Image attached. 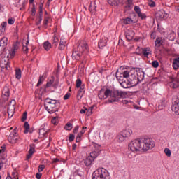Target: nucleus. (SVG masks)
Returning <instances> with one entry per match:
<instances>
[{"label": "nucleus", "instance_id": "obj_25", "mask_svg": "<svg viewBox=\"0 0 179 179\" xmlns=\"http://www.w3.org/2000/svg\"><path fill=\"white\" fill-rule=\"evenodd\" d=\"M98 45H99V48H103V47H106V45H107V38H101L99 43H98Z\"/></svg>", "mask_w": 179, "mask_h": 179}, {"label": "nucleus", "instance_id": "obj_36", "mask_svg": "<svg viewBox=\"0 0 179 179\" xmlns=\"http://www.w3.org/2000/svg\"><path fill=\"white\" fill-rule=\"evenodd\" d=\"M170 86L172 89H178V87H179V83L178 81H173L170 83Z\"/></svg>", "mask_w": 179, "mask_h": 179}, {"label": "nucleus", "instance_id": "obj_47", "mask_svg": "<svg viewBox=\"0 0 179 179\" xmlns=\"http://www.w3.org/2000/svg\"><path fill=\"white\" fill-rule=\"evenodd\" d=\"M85 86L84 85H82L81 87H80V90L78 91V94H80V93H83L82 94V96H83V93H85Z\"/></svg>", "mask_w": 179, "mask_h": 179}, {"label": "nucleus", "instance_id": "obj_29", "mask_svg": "<svg viewBox=\"0 0 179 179\" xmlns=\"http://www.w3.org/2000/svg\"><path fill=\"white\" fill-rule=\"evenodd\" d=\"M99 155H100V151H99V150L92 151L90 153V157H91L92 159H93V160H94V159H96V157H97V156H99Z\"/></svg>", "mask_w": 179, "mask_h": 179}, {"label": "nucleus", "instance_id": "obj_10", "mask_svg": "<svg viewBox=\"0 0 179 179\" xmlns=\"http://www.w3.org/2000/svg\"><path fill=\"white\" fill-rule=\"evenodd\" d=\"M143 79H145V72L141 71V69H139L136 74L134 73V80H136V83H132L133 86H136V85L142 82Z\"/></svg>", "mask_w": 179, "mask_h": 179}, {"label": "nucleus", "instance_id": "obj_53", "mask_svg": "<svg viewBox=\"0 0 179 179\" xmlns=\"http://www.w3.org/2000/svg\"><path fill=\"white\" fill-rule=\"evenodd\" d=\"M87 114L88 115H91V114H93V106L89 108V109L87 110Z\"/></svg>", "mask_w": 179, "mask_h": 179}, {"label": "nucleus", "instance_id": "obj_16", "mask_svg": "<svg viewBox=\"0 0 179 179\" xmlns=\"http://www.w3.org/2000/svg\"><path fill=\"white\" fill-rule=\"evenodd\" d=\"M134 9L136 13H137L138 17H141V20H145V19H146V14L142 13V11H141V8L139 6H134Z\"/></svg>", "mask_w": 179, "mask_h": 179}, {"label": "nucleus", "instance_id": "obj_50", "mask_svg": "<svg viewBox=\"0 0 179 179\" xmlns=\"http://www.w3.org/2000/svg\"><path fill=\"white\" fill-rule=\"evenodd\" d=\"M44 169H45V165L41 164V165H39L38 170L39 173H41V171H43V170H44Z\"/></svg>", "mask_w": 179, "mask_h": 179}, {"label": "nucleus", "instance_id": "obj_64", "mask_svg": "<svg viewBox=\"0 0 179 179\" xmlns=\"http://www.w3.org/2000/svg\"><path fill=\"white\" fill-rule=\"evenodd\" d=\"M59 162V159L57 158H55L52 159V163H58Z\"/></svg>", "mask_w": 179, "mask_h": 179}, {"label": "nucleus", "instance_id": "obj_28", "mask_svg": "<svg viewBox=\"0 0 179 179\" xmlns=\"http://www.w3.org/2000/svg\"><path fill=\"white\" fill-rule=\"evenodd\" d=\"M43 48L45 51H50L51 50V43L45 41L43 43Z\"/></svg>", "mask_w": 179, "mask_h": 179}, {"label": "nucleus", "instance_id": "obj_49", "mask_svg": "<svg viewBox=\"0 0 179 179\" xmlns=\"http://www.w3.org/2000/svg\"><path fill=\"white\" fill-rule=\"evenodd\" d=\"M39 135L41 136H45V130H44V129H39Z\"/></svg>", "mask_w": 179, "mask_h": 179}, {"label": "nucleus", "instance_id": "obj_26", "mask_svg": "<svg viewBox=\"0 0 179 179\" xmlns=\"http://www.w3.org/2000/svg\"><path fill=\"white\" fill-rule=\"evenodd\" d=\"M150 54H152V51L150 50V48H143V53L142 55H143L144 57H149V55H150Z\"/></svg>", "mask_w": 179, "mask_h": 179}, {"label": "nucleus", "instance_id": "obj_51", "mask_svg": "<svg viewBox=\"0 0 179 179\" xmlns=\"http://www.w3.org/2000/svg\"><path fill=\"white\" fill-rule=\"evenodd\" d=\"M31 15L36 16V6L34 4L31 8Z\"/></svg>", "mask_w": 179, "mask_h": 179}, {"label": "nucleus", "instance_id": "obj_38", "mask_svg": "<svg viewBox=\"0 0 179 179\" xmlns=\"http://www.w3.org/2000/svg\"><path fill=\"white\" fill-rule=\"evenodd\" d=\"M132 22H134V20H132L129 17H127V18L123 20L124 24H131V23H132Z\"/></svg>", "mask_w": 179, "mask_h": 179}, {"label": "nucleus", "instance_id": "obj_41", "mask_svg": "<svg viewBox=\"0 0 179 179\" xmlns=\"http://www.w3.org/2000/svg\"><path fill=\"white\" fill-rule=\"evenodd\" d=\"M73 128L72 124L71 123H67L65 126H64V129H66V131H71Z\"/></svg>", "mask_w": 179, "mask_h": 179}, {"label": "nucleus", "instance_id": "obj_3", "mask_svg": "<svg viewBox=\"0 0 179 179\" xmlns=\"http://www.w3.org/2000/svg\"><path fill=\"white\" fill-rule=\"evenodd\" d=\"M83 52H85V54H87L89 52V45H87V43H86V41H80L77 48H75L73 50V59L79 61V59H80V57H82Z\"/></svg>", "mask_w": 179, "mask_h": 179}, {"label": "nucleus", "instance_id": "obj_2", "mask_svg": "<svg viewBox=\"0 0 179 179\" xmlns=\"http://www.w3.org/2000/svg\"><path fill=\"white\" fill-rule=\"evenodd\" d=\"M129 80H132V83H136V80L135 78V69H131L129 67H122L121 66L116 71V78L117 80H122V79L128 78Z\"/></svg>", "mask_w": 179, "mask_h": 179}, {"label": "nucleus", "instance_id": "obj_58", "mask_svg": "<svg viewBox=\"0 0 179 179\" xmlns=\"http://www.w3.org/2000/svg\"><path fill=\"white\" fill-rule=\"evenodd\" d=\"M150 37L152 38V40H155L156 38V32L151 33Z\"/></svg>", "mask_w": 179, "mask_h": 179}, {"label": "nucleus", "instance_id": "obj_43", "mask_svg": "<svg viewBox=\"0 0 179 179\" xmlns=\"http://www.w3.org/2000/svg\"><path fill=\"white\" fill-rule=\"evenodd\" d=\"M143 50V48H141L140 47H138L137 49L136 50V53L137 54V55H142Z\"/></svg>", "mask_w": 179, "mask_h": 179}, {"label": "nucleus", "instance_id": "obj_9", "mask_svg": "<svg viewBox=\"0 0 179 179\" xmlns=\"http://www.w3.org/2000/svg\"><path fill=\"white\" fill-rule=\"evenodd\" d=\"M59 83V82L58 80H55V78L52 76L50 78L48 79V82L45 85V89H47V87H54L55 89H57V87H58Z\"/></svg>", "mask_w": 179, "mask_h": 179}, {"label": "nucleus", "instance_id": "obj_52", "mask_svg": "<svg viewBox=\"0 0 179 179\" xmlns=\"http://www.w3.org/2000/svg\"><path fill=\"white\" fill-rule=\"evenodd\" d=\"M74 140H75V135L70 134L69 136V142H73Z\"/></svg>", "mask_w": 179, "mask_h": 179}, {"label": "nucleus", "instance_id": "obj_61", "mask_svg": "<svg viewBox=\"0 0 179 179\" xmlns=\"http://www.w3.org/2000/svg\"><path fill=\"white\" fill-rule=\"evenodd\" d=\"M29 153H31V155H33V153H34V148L30 146Z\"/></svg>", "mask_w": 179, "mask_h": 179}, {"label": "nucleus", "instance_id": "obj_1", "mask_svg": "<svg viewBox=\"0 0 179 179\" xmlns=\"http://www.w3.org/2000/svg\"><path fill=\"white\" fill-rule=\"evenodd\" d=\"M123 96L124 92H120L118 90L113 91L108 88H107L106 90H104V88H101L98 94V96L100 100L110 97V99L107 101V103H117L120 101V99L123 97Z\"/></svg>", "mask_w": 179, "mask_h": 179}, {"label": "nucleus", "instance_id": "obj_37", "mask_svg": "<svg viewBox=\"0 0 179 179\" xmlns=\"http://www.w3.org/2000/svg\"><path fill=\"white\" fill-rule=\"evenodd\" d=\"M159 108H160L161 110H163V108H164V107H166V101L162 100L159 102V106H158Z\"/></svg>", "mask_w": 179, "mask_h": 179}, {"label": "nucleus", "instance_id": "obj_4", "mask_svg": "<svg viewBox=\"0 0 179 179\" xmlns=\"http://www.w3.org/2000/svg\"><path fill=\"white\" fill-rule=\"evenodd\" d=\"M59 101L54 100L50 98H46L45 100V109L49 114H54L59 110Z\"/></svg>", "mask_w": 179, "mask_h": 179}, {"label": "nucleus", "instance_id": "obj_31", "mask_svg": "<svg viewBox=\"0 0 179 179\" xmlns=\"http://www.w3.org/2000/svg\"><path fill=\"white\" fill-rule=\"evenodd\" d=\"M6 26H8V22H3L1 23L0 26V31L1 33H5V30L6 29Z\"/></svg>", "mask_w": 179, "mask_h": 179}, {"label": "nucleus", "instance_id": "obj_57", "mask_svg": "<svg viewBox=\"0 0 179 179\" xmlns=\"http://www.w3.org/2000/svg\"><path fill=\"white\" fill-rule=\"evenodd\" d=\"M69 97H71V94L70 93H67L64 95V100H68V99H69Z\"/></svg>", "mask_w": 179, "mask_h": 179}, {"label": "nucleus", "instance_id": "obj_33", "mask_svg": "<svg viewBox=\"0 0 179 179\" xmlns=\"http://www.w3.org/2000/svg\"><path fill=\"white\" fill-rule=\"evenodd\" d=\"M58 43H59V38H58V37H57L55 34L53 36L52 44L55 47H57V45H58Z\"/></svg>", "mask_w": 179, "mask_h": 179}, {"label": "nucleus", "instance_id": "obj_46", "mask_svg": "<svg viewBox=\"0 0 179 179\" xmlns=\"http://www.w3.org/2000/svg\"><path fill=\"white\" fill-rule=\"evenodd\" d=\"M22 122H24L26 121V120H27V112H24L22 115Z\"/></svg>", "mask_w": 179, "mask_h": 179}, {"label": "nucleus", "instance_id": "obj_15", "mask_svg": "<svg viewBox=\"0 0 179 179\" xmlns=\"http://www.w3.org/2000/svg\"><path fill=\"white\" fill-rule=\"evenodd\" d=\"M19 50V42L17 41L13 46L10 51H9V55L7 58H13L16 54V52Z\"/></svg>", "mask_w": 179, "mask_h": 179}, {"label": "nucleus", "instance_id": "obj_19", "mask_svg": "<svg viewBox=\"0 0 179 179\" xmlns=\"http://www.w3.org/2000/svg\"><path fill=\"white\" fill-rule=\"evenodd\" d=\"M125 36L127 40H128V41H131V40H132L135 36V32L132 30H128L126 31Z\"/></svg>", "mask_w": 179, "mask_h": 179}, {"label": "nucleus", "instance_id": "obj_24", "mask_svg": "<svg viewBox=\"0 0 179 179\" xmlns=\"http://www.w3.org/2000/svg\"><path fill=\"white\" fill-rule=\"evenodd\" d=\"M172 66L175 71H177L179 68V57H176L173 59Z\"/></svg>", "mask_w": 179, "mask_h": 179}, {"label": "nucleus", "instance_id": "obj_40", "mask_svg": "<svg viewBox=\"0 0 179 179\" xmlns=\"http://www.w3.org/2000/svg\"><path fill=\"white\" fill-rule=\"evenodd\" d=\"M82 87V80L78 78L76 81V87H77V89H79V87Z\"/></svg>", "mask_w": 179, "mask_h": 179}, {"label": "nucleus", "instance_id": "obj_48", "mask_svg": "<svg viewBox=\"0 0 179 179\" xmlns=\"http://www.w3.org/2000/svg\"><path fill=\"white\" fill-rule=\"evenodd\" d=\"M152 65L153 68H158L159 67V62L157 60H155L152 62Z\"/></svg>", "mask_w": 179, "mask_h": 179}, {"label": "nucleus", "instance_id": "obj_20", "mask_svg": "<svg viewBox=\"0 0 179 179\" xmlns=\"http://www.w3.org/2000/svg\"><path fill=\"white\" fill-rule=\"evenodd\" d=\"M29 39L27 41L24 40L22 41V51L25 53L27 54V52H29V47H27V45H29Z\"/></svg>", "mask_w": 179, "mask_h": 179}, {"label": "nucleus", "instance_id": "obj_12", "mask_svg": "<svg viewBox=\"0 0 179 179\" xmlns=\"http://www.w3.org/2000/svg\"><path fill=\"white\" fill-rule=\"evenodd\" d=\"M15 131H16V128L14 129V132L11 133L8 138L10 143H16L20 139V137L17 136Z\"/></svg>", "mask_w": 179, "mask_h": 179}, {"label": "nucleus", "instance_id": "obj_60", "mask_svg": "<svg viewBox=\"0 0 179 179\" xmlns=\"http://www.w3.org/2000/svg\"><path fill=\"white\" fill-rule=\"evenodd\" d=\"M43 24L45 26H47V24H48V17H45L44 21H43Z\"/></svg>", "mask_w": 179, "mask_h": 179}, {"label": "nucleus", "instance_id": "obj_5", "mask_svg": "<svg viewBox=\"0 0 179 179\" xmlns=\"http://www.w3.org/2000/svg\"><path fill=\"white\" fill-rule=\"evenodd\" d=\"M92 179H110V173L104 168H99L96 169L92 176Z\"/></svg>", "mask_w": 179, "mask_h": 179}, {"label": "nucleus", "instance_id": "obj_63", "mask_svg": "<svg viewBox=\"0 0 179 179\" xmlns=\"http://www.w3.org/2000/svg\"><path fill=\"white\" fill-rule=\"evenodd\" d=\"M43 3L39 5V12H43Z\"/></svg>", "mask_w": 179, "mask_h": 179}, {"label": "nucleus", "instance_id": "obj_56", "mask_svg": "<svg viewBox=\"0 0 179 179\" xmlns=\"http://www.w3.org/2000/svg\"><path fill=\"white\" fill-rule=\"evenodd\" d=\"M38 19L43 20V11H39L38 12Z\"/></svg>", "mask_w": 179, "mask_h": 179}, {"label": "nucleus", "instance_id": "obj_27", "mask_svg": "<svg viewBox=\"0 0 179 179\" xmlns=\"http://www.w3.org/2000/svg\"><path fill=\"white\" fill-rule=\"evenodd\" d=\"M163 44V38H157L155 40V47L156 48H159V47L162 46Z\"/></svg>", "mask_w": 179, "mask_h": 179}, {"label": "nucleus", "instance_id": "obj_17", "mask_svg": "<svg viewBox=\"0 0 179 179\" xmlns=\"http://www.w3.org/2000/svg\"><path fill=\"white\" fill-rule=\"evenodd\" d=\"M0 66L3 69H7V71H9V69H10V62L6 61L5 59H1L0 62Z\"/></svg>", "mask_w": 179, "mask_h": 179}, {"label": "nucleus", "instance_id": "obj_13", "mask_svg": "<svg viewBox=\"0 0 179 179\" xmlns=\"http://www.w3.org/2000/svg\"><path fill=\"white\" fill-rule=\"evenodd\" d=\"M16 107L15 106V101H11L8 106V118H12L13 117V114H15V110Z\"/></svg>", "mask_w": 179, "mask_h": 179}, {"label": "nucleus", "instance_id": "obj_35", "mask_svg": "<svg viewBox=\"0 0 179 179\" xmlns=\"http://www.w3.org/2000/svg\"><path fill=\"white\" fill-rule=\"evenodd\" d=\"M15 78L16 79H20V78H22V71L20 69H17L15 70Z\"/></svg>", "mask_w": 179, "mask_h": 179}, {"label": "nucleus", "instance_id": "obj_59", "mask_svg": "<svg viewBox=\"0 0 179 179\" xmlns=\"http://www.w3.org/2000/svg\"><path fill=\"white\" fill-rule=\"evenodd\" d=\"M43 176V174L41 173H37L36 174V178L37 179H40V178H41V176Z\"/></svg>", "mask_w": 179, "mask_h": 179}, {"label": "nucleus", "instance_id": "obj_39", "mask_svg": "<svg viewBox=\"0 0 179 179\" xmlns=\"http://www.w3.org/2000/svg\"><path fill=\"white\" fill-rule=\"evenodd\" d=\"M43 82H44V76L43 75L39 76V79H38L36 86L38 87V86H40V85H41V83H43Z\"/></svg>", "mask_w": 179, "mask_h": 179}, {"label": "nucleus", "instance_id": "obj_42", "mask_svg": "<svg viewBox=\"0 0 179 179\" xmlns=\"http://www.w3.org/2000/svg\"><path fill=\"white\" fill-rule=\"evenodd\" d=\"M164 153L168 157H170L171 156V150L169 148H165L164 149Z\"/></svg>", "mask_w": 179, "mask_h": 179}, {"label": "nucleus", "instance_id": "obj_8", "mask_svg": "<svg viewBox=\"0 0 179 179\" xmlns=\"http://www.w3.org/2000/svg\"><path fill=\"white\" fill-rule=\"evenodd\" d=\"M141 146L142 150L148 152V150H150V149L155 148V141L150 138H141Z\"/></svg>", "mask_w": 179, "mask_h": 179}, {"label": "nucleus", "instance_id": "obj_62", "mask_svg": "<svg viewBox=\"0 0 179 179\" xmlns=\"http://www.w3.org/2000/svg\"><path fill=\"white\" fill-rule=\"evenodd\" d=\"M42 21H43V20H40V19L38 18L36 20V24H37V26H38V24H41Z\"/></svg>", "mask_w": 179, "mask_h": 179}, {"label": "nucleus", "instance_id": "obj_54", "mask_svg": "<svg viewBox=\"0 0 179 179\" xmlns=\"http://www.w3.org/2000/svg\"><path fill=\"white\" fill-rule=\"evenodd\" d=\"M8 24H14V23H15V19H13V18H9V19L8 20Z\"/></svg>", "mask_w": 179, "mask_h": 179}, {"label": "nucleus", "instance_id": "obj_21", "mask_svg": "<svg viewBox=\"0 0 179 179\" xmlns=\"http://www.w3.org/2000/svg\"><path fill=\"white\" fill-rule=\"evenodd\" d=\"M155 17L158 19V20H163L166 19V13H164L163 11H158L155 14Z\"/></svg>", "mask_w": 179, "mask_h": 179}, {"label": "nucleus", "instance_id": "obj_23", "mask_svg": "<svg viewBox=\"0 0 179 179\" xmlns=\"http://www.w3.org/2000/svg\"><path fill=\"white\" fill-rule=\"evenodd\" d=\"M66 44V41H65V38H61L59 41V50H60V51H64V50H65Z\"/></svg>", "mask_w": 179, "mask_h": 179}, {"label": "nucleus", "instance_id": "obj_22", "mask_svg": "<svg viewBox=\"0 0 179 179\" xmlns=\"http://www.w3.org/2000/svg\"><path fill=\"white\" fill-rule=\"evenodd\" d=\"M93 162H94V159H93V158H92V157L90 156L87 157L86 159H84V164L87 167H89V166H91Z\"/></svg>", "mask_w": 179, "mask_h": 179}, {"label": "nucleus", "instance_id": "obj_32", "mask_svg": "<svg viewBox=\"0 0 179 179\" xmlns=\"http://www.w3.org/2000/svg\"><path fill=\"white\" fill-rule=\"evenodd\" d=\"M108 3L112 6H117L120 3V0H108Z\"/></svg>", "mask_w": 179, "mask_h": 179}, {"label": "nucleus", "instance_id": "obj_7", "mask_svg": "<svg viewBox=\"0 0 179 179\" xmlns=\"http://www.w3.org/2000/svg\"><path fill=\"white\" fill-rule=\"evenodd\" d=\"M129 149L131 150L134 153H137V152H141L142 150V142L141 139H135L130 142L128 145Z\"/></svg>", "mask_w": 179, "mask_h": 179}, {"label": "nucleus", "instance_id": "obj_6", "mask_svg": "<svg viewBox=\"0 0 179 179\" xmlns=\"http://www.w3.org/2000/svg\"><path fill=\"white\" fill-rule=\"evenodd\" d=\"M133 131L131 129H126L120 132H119L116 136V141L118 143H122V142H126L128 141L131 136L132 135Z\"/></svg>", "mask_w": 179, "mask_h": 179}, {"label": "nucleus", "instance_id": "obj_14", "mask_svg": "<svg viewBox=\"0 0 179 179\" xmlns=\"http://www.w3.org/2000/svg\"><path fill=\"white\" fill-rule=\"evenodd\" d=\"M8 46V38L3 37L0 41V55H2L3 52H5L6 47Z\"/></svg>", "mask_w": 179, "mask_h": 179}, {"label": "nucleus", "instance_id": "obj_18", "mask_svg": "<svg viewBox=\"0 0 179 179\" xmlns=\"http://www.w3.org/2000/svg\"><path fill=\"white\" fill-rule=\"evenodd\" d=\"M10 92H9V88L8 87H5L2 92V97L4 100V101H6L9 99Z\"/></svg>", "mask_w": 179, "mask_h": 179}, {"label": "nucleus", "instance_id": "obj_34", "mask_svg": "<svg viewBox=\"0 0 179 179\" xmlns=\"http://www.w3.org/2000/svg\"><path fill=\"white\" fill-rule=\"evenodd\" d=\"M24 128L25 129L24 131V134H29V131L30 129V124H29V122H24Z\"/></svg>", "mask_w": 179, "mask_h": 179}, {"label": "nucleus", "instance_id": "obj_55", "mask_svg": "<svg viewBox=\"0 0 179 179\" xmlns=\"http://www.w3.org/2000/svg\"><path fill=\"white\" fill-rule=\"evenodd\" d=\"M79 131V126H76L73 130V134H77Z\"/></svg>", "mask_w": 179, "mask_h": 179}, {"label": "nucleus", "instance_id": "obj_11", "mask_svg": "<svg viewBox=\"0 0 179 179\" xmlns=\"http://www.w3.org/2000/svg\"><path fill=\"white\" fill-rule=\"evenodd\" d=\"M120 86L124 89H129V87H132L134 85L132 84V80H127V78H122V80H117Z\"/></svg>", "mask_w": 179, "mask_h": 179}, {"label": "nucleus", "instance_id": "obj_44", "mask_svg": "<svg viewBox=\"0 0 179 179\" xmlns=\"http://www.w3.org/2000/svg\"><path fill=\"white\" fill-rule=\"evenodd\" d=\"M59 121V120L58 119V117H53L52 119L51 122H52V124H53V125H57V124H58Z\"/></svg>", "mask_w": 179, "mask_h": 179}, {"label": "nucleus", "instance_id": "obj_30", "mask_svg": "<svg viewBox=\"0 0 179 179\" xmlns=\"http://www.w3.org/2000/svg\"><path fill=\"white\" fill-rule=\"evenodd\" d=\"M96 8H97V6L94 3H91L90 6V12L91 13H96Z\"/></svg>", "mask_w": 179, "mask_h": 179}, {"label": "nucleus", "instance_id": "obj_45", "mask_svg": "<svg viewBox=\"0 0 179 179\" xmlns=\"http://www.w3.org/2000/svg\"><path fill=\"white\" fill-rule=\"evenodd\" d=\"M148 5L150 8H155V6H156V3L152 0H148Z\"/></svg>", "mask_w": 179, "mask_h": 179}]
</instances>
